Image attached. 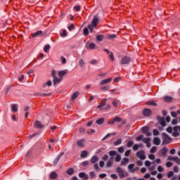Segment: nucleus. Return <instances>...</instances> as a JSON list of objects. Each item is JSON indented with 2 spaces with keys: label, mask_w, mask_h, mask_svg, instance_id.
Masks as SVG:
<instances>
[{
  "label": "nucleus",
  "mask_w": 180,
  "mask_h": 180,
  "mask_svg": "<svg viewBox=\"0 0 180 180\" xmlns=\"http://www.w3.org/2000/svg\"><path fill=\"white\" fill-rule=\"evenodd\" d=\"M98 23L99 18H98V16L95 15L91 21V23L88 25V28L84 29L83 33L84 36H88V34H89V32L90 33H94V29H96V26H98Z\"/></svg>",
  "instance_id": "nucleus-1"
},
{
  "label": "nucleus",
  "mask_w": 180,
  "mask_h": 180,
  "mask_svg": "<svg viewBox=\"0 0 180 180\" xmlns=\"http://www.w3.org/2000/svg\"><path fill=\"white\" fill-rule=\"evenodd\" d=\"M116 172L120 179H123V178H126L129 176V172L124 171L120 167H117Z\"/></svg>",
  "instance_id": "nucleus-2"
},
{
  "label": "nucleus",
  "mask_w": 180,
  "mask_h": 180,
  "mask_svg": "<svg viewBox=\"0 0 180 180\" xmlns=\"http://www.w3.org/2000/svg\"><path fill=\"white\" fill-rule=\"evenodd\" d=\"M162 144L164 146L167 145V144H169V143L172 142V138H171V136H169L168 134H167V133L163 132L162 134Z\"/></svg>",
  "instance_id": "nucleus-3"
},
{
  "label": "nucleus",
  "mask_w": 180,
  "mask_h": 180,
  "mask_svg": "<svg viewBox=\"0 0 180 180\" xmlns=\"http://www.w3.org/2000/svg\"><path fill=\"white\" fill-rule=\"evenodd\" d=\"M106 101H107L106 98L103 99L102 100V103L97 106L98 109H101V110L110 109V105H106Z\"/></svg>",
  "instance_id": "nucleus-4"
},
{
  "label": "nucleus",
  "mask_w": 180,
  "mask_h": 180,
  "mask_svg": "<svg viewBox=\"0 0 180 180\" xmlns=\"http://www.w3.org/2000/svg\"><path fill=\"white\" fill-rule=\"evenodd\" d=\"M131 61V59L129 56H124L122 58L120 63L122 65L129 64Z\"/></svg>",
  "instance_id": "nucleus-5"
},
{
  "label": "nucleus",
  "mask_w": 180,
  "mask_h": 180,
  "mask_svg": "<svg viewBox=\"0 0 180 180\" xmlns=\"http://www.w3.org/2000/svg\"><path fill=\"white\" fill-rule=\"evenodd\" d=\"M136 157L140 158V160H145L146 159V153L143 150H139L136 153Z\"/></svg>",
  "instance_id": "nucleus-6"
},
{
  "label": "nucleus",
  "mask_w": 180,
  "mask_h": 180,
  "mask_svg": "<svg viewBox=\"0 0 180 180\" xmlns=\"http://www.w3.org/2000/svg\"><path fill=\"white\" fill-rule=\"evenodd\" d=\"M173 137H178L179 136V131L178 129V127H174L173 128V133H172Z\"/></svg>",
  "instance_id": "nucleus-7"
},
{
  "label": "nucleus",
  "mask_w": 180,
  "mask_h": 180,
  "mask_svg": "<svg viewBox=\"0 0 180 180\" xmlns=\"http://www.w3.org/2000/svg\"><path fill=\"white\" fill-rule=\"evenodd\" d=\"M34 127H36L37 129H43V127H44V125L41 124V122H40L39 121H35Z\"/></svg>",
  "instance_id": "nucleus-8"
},
{
  "label": "nucleus",
  "mask_w": 180,
  "mask_h": 180,
  "mask_svg": "<svg viewBox=\"0 0 180 180\" xmlns=\"http://www.w3.org/2000/svg\"><path fill=\"white\" fill-rule=\"evenodd\" d=\"M143 115L144 116H150L151 115V110L148 108H145L143 111Z\"/></svg>",
  "instance_id": "nucleus-9"
},
{
  "label": "nucleus",
  "mask_w": 180,
  "mask_h": 180,
  "mask_svg": "<svg viewBox=\"0 0 180 180\" xmlns=\"http://www.w3.org/2000/svg\"><path fill=\"white\" fill-rule=\"evenodd\" d=\"M163 99L165 102H167V103H169L172 102L174 98L169 96H165V97H163Z\"/></svg>",
  "instance_id": "nucleus-10"
},
{
  "label": "nucleus",
  "mask_w": 180,
  "mask_h": 180,
  "mask_svg": "<svg viewBox=\"0 0 180 180\" xmlns=\"http://www.w3.org/2000/svg\"><path fill=\"white\" fill-rule=\"evenodd\" d=\"M159 123L162 126V127H165L167 126V122H165V119L164 117H160L159 119Z\"/></svg>",
  "instance_id": "nucleus-11"
},
{
  "label": "nucleus",
  "mask_w": 180,
  "mask_h": 180,
  "mask_svg": "<svg viewBox=\"0 0 180 180\" xmlns=\"http://www.w3.org/2000/svg\"><path fill=\"white\" fill-rule=\"evenodd\" d=\"M98 161H99V158L96 155L93 156L91 159V164H96Z\"/></svg>",
  "instance_id": "nucleus-12"
},
{
  "label": "nucleus",
  "mask_w": 180,
  "mask_h": 180,
  "mask_svg": "<svg viewBox=\"0 0 180 180\" xmlns=\"http://www.w3.org/2000/svg\"><path fill=\"white\" fill-rule=\"evenodd\" d=\"M153 144H155V146H160V144H161V140L160 139V138L155 137L153 139Z\"/></svg>",
  "instance_id": "nucleus-13"
},
{
  "label": "nucleus",
  "mask_w": 180,
  "mask_h": 180,
  "mask_svg": "<svg viewBox=\"0 0 180 180\" xmlns=\"http://www.w3.org/2000/svg\"><path fill=\"white\" fill-rule=\"evenodd\" d=\"M84 143H85V139H80V140H79V141L77 142V146H78L79 147H84Z\"/></svg>",
  "instance_id": "nucleus-14"
},
{
  "label": "nucleus",
  "mask_w": 180,
  "mask_h": 180,
  "mask_svg": "<svg viewBox=\"0 0 180 180\" xmlns=\"http://www.w3.org/2000/svg\"><path fill=\"white\" fill-rule=\"evenodd\" d=\"M111 81L112 78L105 79L100 82V85H105V84H109V82H110Z\"/></svg>",
  "instance_id": "nucleus-15"
},
{
  "label": "nucleus",
  "mask_w": 180,
  "mask_h": 180,
  "mask_svg": "<svg viewBox=\"0 0 180 180\" xmlns=\"http://www.w3.org/2000/svg\"><path fill=\"white\" fill-rule=\"evenodd\" d=\"M63 79L60 77H57L56 76L53 77V85H56V84H59V82H61Z\"/></svg>",
  "instance_id": "nucleus-16"
},
{
  "label": "nucleus",
  "mask_w": 180,
  "mask_h": 180,
  "mask_svg": "<svg viewBox=\"0 0 180 180\" xmlns=\"http://www.w3.org/2000/svg\"><path fill=\"white\" fill-rule=\"evenodd\" d=\"M63 157V153H60L58 157L55 159L53 161V165H57L58 164V161H60V159Z\"/></svg>",
  "instance_id": "nucleus-17"
},
{
  "label": "nucleus",
  "mask_w": 180,
  "mask_h": 180,
  "mask_svg": "<svg viewBox=\"0 0 180 180\" xmlns=\"http://www.w3.org/2000/svg\"><path fill=\"white\" fill-rule=\"evenodd\" d=\"M129 163V158H124L121 162V167H122V165H126L127 164Z\"/></svg>",
  "instance_id": "nucleus-18"
},
{
  "label": "nucleus",
  "mask_w": 180,
  "mask_h": 180,
  "mask_svg": "<svg viewBox=\"0 0 180 180\" xmlns=\"http://www.w3.org/2000/svg\"><path fill=\"white\" fill-rule=\"evenodd\" d=\"M167 153H168V148L165 146L160 150V154H162V155H165Z\"/></svg>",
  "instance_id": "nucleus-19"
},
{
  "label": "nucleus",
  "mask_w": 180,
  "mask_h": 180,
  "mask_svg": "<svg viewBox=\"0 0 180 180\" xmlns=\"http://www.w3.org/2000/svg\"><path fill=\"white\" fill-rule=\"evenodd\" d=\"M79 176L80 178H84V179H88V178H89V177L88 176V174H85V172H80V173L79 174Z\"/></svg>",
  "instance_id": "nucleus-20"
},
{
  "label": "nucleus",
  "mask_w": 180,
  "mask_h": 180,
  "mask_svg": "<svg viewBox=\"0 0 180 180\" xmlns=\"http://www.w3.org/2000/svg\"><path fill=\"white\" fill-rule=\"evenodd\" d=\"M67 74V72L65 70H62L58 72V77H60L61 78V79H63V77H64V75H65Z\"/></svg>",
  "instance_id": "nucleus-21"
},
{
  "label": "nucleus",
  "mask_w": 180,
  "mask_h": 180,
  "mask_svg": "<svg viewBox=\"0 0 180 180\" xmlns=\"http://www.w3.org/2000/svg\"><path fill=\"white\" fill-rule=\"evenodd\" d=\"M103 39H105V36H103L102 34H98L96 36V40H98V41H102V40H103Z\"/></svg>",
  "instance_id": "nucleus-22"
},
{
  "label": "nucleus",
  "mask_w": 180,
  "mask_h": 180,
  "mask_svg": "<svg viewBox=\"0 0 180 180\" xmlns=\"http://www.w3.org/2000/svg\"><path fill=\"white\" fill-rule=\"evenodd\" d=\"M141 130L143 134H145L147 133V131H150V128L148 127H143L141 128Z\"/></svg>",
  "instance_id": "nucleus-23"
},
{
  "label": "nucleus",
  "mask_w": 180,
  "mask_h": 180,
  "mask_svg": "<svg viewBox=\"0 0 180 180\" xmlns=\"http://www.w3.org/2000/svg\"><path fill=\"white\" fill-rule=\"evenodd\" d=\"M11 110H12V112H18V105L13 104L11 106Z\"/></svg>",
  "instance_id": "nucleus-24"
},
{
  "label": "nucleus",
  "mask_w": 180,
  "mask_h": 180,
  "mask_svg": "<svg viewBox=\"0 0 180 180\" xmlns=\"http://www.w3.org/2000/svg\"><path fill=\"white\" fill-rule=\"evenodd\" d=\"M50 178L51 179H56V178H57V174L56 173V172H52L51 173Z\"/></svg>",
  "instance_id": "nucleus-25"
},
{
  "label": "nucleus",
  "mask_w": 180,
  "mask_h": 180,
  "mask_svg": "<svg viewBox=\"0 0 180 180\" xmlns=\"http://www.w3.org/2000/svg\"><path fill=\"white\" fill-rule=\"evenodd\" d=\"M104 122H105V119L104 118H100V119H98V120H97L96 121V123L97 124H103Z\"/></svg>",
  "instance_id": "nucleus-26"
},
{
  "label": "nucleus",
  "mask_w": 180,
  "mask_h": 180,
  "mask_svg": "<svg viewBox=\"0 0 180 180\" xmlns=\"http://www.w3.org/2000/svg\"><path fill=\"white\" fill-rule=\"evenodd\" d=\"M78 95H79V92H75L72 96V100L74 101V99H77V98H78Z\"/></svg>",
  "instance_id": "nucleus-27"
},
{
  "label": "nucleus",
  "mask_w": 180,
  "mask_h": 180,
  "mask_svg": "<svg viewBox=\"0 0 180 180\" xmlns=\"http://www.w3.org/2000/svg\"><path fill=\"white\" fill-rule=\"evenodd\" d=\"M88 155V152L86 150H83L81 153V158H86V157Z\"/></svg>",
  "instance_id": "nucleus-28"
},
{
  "label": "nucleus",
  "mask_w": 180,
  "mask_h": 180,
  "mask_svg": "<svg viewBox=\"0 0 180 180\" xmlns=\"http://www.w3.org/2000/svg\"><path fill=\"white\" fill-rule=\"evenodd\" d=\"M50 45L47 44V45H45L44 47V51L45 53H49V51L50 50Z\"/></svg>",
  "instance_id": "nucleus-29"
},
{
  "label": "nucleus",
  "mask_w": 180,
  "mask_h": 180,
  "mask_svg": "<svg viewBox=\"0 0 180 180\" xmlns=\"http://www.w3.org/2000/svg\"><path fill=\"white\" fill-rule=\"evenodd\" d=\"M128 169L129 172H131L134 169V164H130L128 165Z\"/></svg>",
  "instance_id": "nucleus-30"
},
{
  "label": "nucleus",
  "mask_w": 180,
  "mask_h": 180,
  "mask_svg": "<svg viewBox=\"0 0 180 180\" xmlns=\"http://www.w3.org/2000/svg\"><path fill=\"white\" fill-rule=\"evenodd\" d=\"M41 33H42L41 31H37L32 34V37H37V36H40V34H41Z\"/></svg>",
  "instance_id": "nucleus-31"
},
{
  "label": "nucleus",
  "mask_w": 180,
  "mask_h": 180,
  "mask_svg": "<svg viewBox=\"0 0 180 180\" xmlns=\"http://www.w3.org/2000/svg\"><path fill=\"white\" fill-rule=\"evenodd\" d=\"M176 156H168L167 157V160L168 161H175V160H176Z\"/></svg>",
  "instance_id": "nucleus-32"
},
{
  "label": "nucleus",
  "mask_w": 180,
  "mask_h": 180,
  "mask_svg": "<svg viewBox=\"0 0 180 180\" xmlns=\"http://www.w3.org/2000/svg\"><path fill=\"white\" fill-rule=\"evenodd\" d=\"M66 172L68 175H72V174H74V169L72 168H70L68 169Z\"/></svg>",
  "instance_id": "nucleus-33"
},
{
  "label": "nucleus",
  "mask_w": 180,
  "mask_h": 180,
  "mask_svg": "<svg viewBox=\"0 0 180 180\" xmlns=\"http://www.w3.org/2000/svg\"><path fill=\"white\" fill-rule=\"evenodd\" d=\"M150 138H143L142 139L143 143H145V144H147L148 143H149L150 141Z\"/></svg>",
  "instance_id": "nucleus-34"
},
{
  "label": "nucleus",
  "mask_w": 180,
  "mask_h": 180,
  "mask_svg": "<svg viewBox=\"0 0 180 180\" xmlns=\"http://www.w3.org/2000/svg\"><path fill=\"white\" fill-rule=\"evenodd\" d=\"M133 144H134V142H133V141H129L127 143V147H128V148H130V147L133 146Z\"/></svg>",
  "instance_id": "nucleus-35"
},
{
  "label": "nucleus",
  "mask_w": 180,
  "mask_h": 180,
  "mask_svg": "<svg viewBox=\"0 0 180 180\" xmlns=\"http://www.w3.org/2000/svg\"><path fill=\"white\" fill-rule=\"evenodd\" d=\"M141 145L134 144L133 146L134 151H137V150H139V147H141Z\"/></svg>",
  "instance_id": "nucleus-36"
},
{
  "label": "nucleus",
  "mask_w": 180,
  "mask_h": 180,
  "mask_svg": "<svg viewBox=\"0 0 180 180\" xmlns=\"http://www.w3.org/2000/svg\"><path fill=\"white\" fill-rule=\"evenodd\" d=\"M120 144H122V139H119L114 143V146H120Z\"/></svg>",
  "instance_id": "nucleus-37"
},
{
  "label": "nucleus",
  "mask_w": 180,
  "mask_h": 180,
  "mask_svg": "<svg viewBox=\"0 0 180 180\" xmlns=\"http://www.w3.org/2000/svg\"><path fill=\"white\" fill-rule=\"evenodd\" d=\"M89 176L93 179L96 178V174H95V172H90Z\"/></svg>",
  "instance_id": "nucleus-38"
},
{
  "label": "nucleus",
  "mask_w": 180,
  "mask_h": 180,
  "mask_svg": "<svg viewBox=\"0 0 180 180\" xmlns=\"http://www.w3.org/2000/svg\"><path fill=\"white\" fill-rule=\"evenodd\" d=\"M95 47H96V45L94 43L89 44V49H91V50L95 49Z\"/></svg>",
  "instance_id": "nucleus-39"
},
{
  "label": "nucleus",
  "mask_w": 180,
  "mask_h": 180,
  "mask_svg": "<svg viewBox=\"0 0 180 180\" xmlns=\"http://www.w3.org/2000/svg\"><path fill=\"white\" fill-rule=\"evenodd\" d=\"M153 165L148 167L149 171H154L155 169V165H154V162H152Z\"/></svg>",
  "instance_id": "nucleus-40"
},
{
  "label": "nucleus",
  "mask_w": 180,
  "mask_h": 180,
  "mask_svg": "<svg viewBox=\"0 0 180 180\" xmlns=\"http://www.w3.org/2000/svg\"><path fill=\"white\" fill-rule=\"evenodd\" d=\"M85 63L84 62V59H80L79 61V67H84Z\"/></svg>",
  "instance_id": "nucleus-41"
},
{
  "label": "nucleus",
  "mask_w": 180,
  "mask_h": 180,
  "mask_svg": "<svg viewBox=\"0 0 180 180\" xmlns=\"http://www.w3.org/2000/svg\"><path fill=\"white\" fill-rule=\"evenodd\" d=\"M60 60L62 64H65L67 63V59L64 56L60 57Z\"/></svg>",
  "instance_id": "nucleus-42"
},
{
  "label": "nucleus",
  "mask_w": 180,
  "mask_h": 180,
  "mask_svg": "<svg viewBox=\"0 0 180 180\" xmlns=\"http://www.w3.org/2000/svg\"><path fill=\"white\" fill-rule=\"evenodd\" d=\"M113 122H117V123H120V122H122V119H120V117H115L113 119Z\"/></svg>",
  "instance_id": "nucleus-43"
},
{
  "label": "nucleus",
  "mask_w": 180,
  "mask_h": 180,
  "mask_svg": "<svg viewBox=\"0 0 180 180\" xmlns=\"http://www.w3.org/2000/svg\"><path fill=\"white\" fill-rule=\"evenodd\" d=\"M109 57H110L111 61H115V56H113V52L110 53Z\"/></svg>",
  "instance_id": "nucleus-44"
},
{
  "label": "nucleus",
  "mask_w": 180,
  "mask_h": 180,
  "mask_svg": "<svg viewBox=\"0 0 180 180\" xmlns=\"http://www.w3.org/2000/svg\"><path fill=\"white\" fill-rule=\"evenodd\" d=\"M120 160H122V157L120 156V155H117L115 158V162H120Z\"/></svg>",
  "instance_id": "nucleus-45"
},
{
  "label": "nucleus",
  "mask_w": 180,
  "mask_h": 180,
  "mask_svg": "<svg viewBox=\"0 0 180 180\" xmlns=\"http://www.w3.org/2000/svg\"><path fill=\"white\" fill-rule=\"evenodd\" d=\"M155 151H157V147L156 146H153L150 148V153H155Z\"/></svg>",
  "instance_id": "nucleus-46"
},
{
  "label": "nucleus",
  "mask_w": 180,
  "mask_h": 180,
  "mask_svg": "<svg viewBox=\"0 0 180 180\" xmlns=\"http://www.w3.org/2000/svg\"><path fill=\"white\" fill-rule=\"evenodd\" d=\"M153 136H158V134H160V131H158V130L157 129H153Z\"/></svg>",
  "instance_id": "nucleus-47"
},
{
  "label": "nucleus",
  "mask_w": 180,
  "mask_h": 180,
  "mask_svg": "<svg viewBox=\"0 0 180 180\" xmlns=\"http://www.w3.org/2000/svg\"><path fill=\"white\" fill-rule=\"evenodd\" d=\"M171 176H174V172L170 171L167 173V178H171Z\"/></svg>",
  "instance_id": "nucleus-48"
},
{
  "label": "nucleus",
  "mask_w": 180,
  "mask_h": 180,
  "mask_svg": "<svg viewBox=\"0 0 180 180\" xmlns=\"http://www.w3.org/2000/svg\"><path fill=\"white\" fill-rule=\"evenodd\" d=\"M174 130V129L172 128V127H169L167 129L166 131H167V133H172V131Z\"/></svg>",
  "instance_id": "nucleus-49"
},
{
  "label": "nucleus",
  "mask_w": 180,
  "mask_h": 180,
  "mask_svg": "<svg viewBox=\"0 0 180 180\" xmlns=\"http://www.w3.org/2000/svg\"><path fill=\"white\" fill-rule=\"evenodd\" d=\"M148 105H150L151 106H157V103H155L154 101H150L148 103Z\"/></svg>",
  "instance_id": "nucleus-50"
},
{
  "label": "nucleus",
  "mask_w": 180,
  "mask_h": 180,
  "mask_svg": "<svg viewBox=\"0 0 180 180\" xmlns=\"http://www.w3.org/2000/svg\"><path fill=\"white\" fill-rule=\"evenodd\" d=\"M144 136L143 135H140L138 137H136V141H141V140H143Z\"/></svg>",
  "instance_id": "nucleus-51"
},
{
  "label": "nucleus",
  "mask_w": 180,
  "mask_h": 180,
  "mask_svg": "<svg viewBox=\"0 0 180 180\" xmlns=\"http://www.w3.org/2000/svg\"><path fill=\"white\" fill-rule=\"evenodd\" d=\"M90 64H92L93 65H96V64H98V60L94 59L91 61H90Z\"/></svg>",
  "instance_id": "nucleus-52"
},
{
  "label": "nucleus",
  "mask_w": 180,
  "mask_h": 180,
  "mask_svg": "<svg viewBox=\"0 0 180 180\" xmlns=\"http://www.w3.org/2000/svg\"><path fill=\"white\" fill-rule=\"evenodd\" d=\"M131 153V150H126V152L124 153L125 157H129V155H130Z\"/></svg>",
  "instance_id": "nucleus-53"
},
{
  "label": "nucleus",
  "mask_w": 180,
  "mask_h": 180,
  "mask_svg": "<svg viewBox=\"0 0 180 180\" xmlns=\"http://www.w3.org/2000/svg\"><path fill=\"white\" fill-rule=\"evenodd\" d=\"M75 11H76L77 12H79L81 11V6H76L74 7Z\"/></svg>",
  "instance_id": "nucleus-54"
},
{
  "label": "nucleus",
  "mask_w": 180,
  "mask_h": 180,
  "mask_svg": "<svg viewBox=\"0 0 180 180\" xmlns=\"http://www.w3.org/2000/svg\"><path fill=\"white\" fill-rule=\"evenodd\" d=\"M174 162H176L178 165H180V158L176 156Z\"/></svg>",
  "instance_id": "nucleus-55"
},
{
  "label": "nucleus",
  "mask_w": 180,
  "mask_h": 180,
  "mask_svg": "<svg viewBox=\"0 0 180 180\" xmlns=\"http://www.w3.org/2000/svg\"><path fill=\"white\" fill-rule=\"evenodd\" d=\"M145 165L146 166V167H150L151 166V162H150V161H148V160H146L145 161Z\"/></svg>",
  "instance_id": "nucleus-56"
},
{
  "label": "nucleus",
  "mask_w": 180,
  "mask_h": 180,
  "mask_svg": "<svg viewBox=\"0 0 180 180\" xmlns=\"http://www.w3.org/2000/svg\"><path fill=\"white\" fill-rule=\"evenodd\" d=\"M109 155H110L111 157H113V155H116V151H115V150L110 151Z\"/></svg>",
  "instance_id": "nucleus-57"
},
{
  "label": "nucleus",
  "mask_w": 180,
  "mask_h": 180,
  "mask_svg": "<svg viewBox=\"0 0 180 180\" xmlns=\"http://www.w3.org/2000/svg\"><path fill=\"white\" fill-rule=\"evenodd\" d=\"M118 152L121 153H124V148H123V146L118 148Z\"/></svg>",
  "instance_id": "nucleus-58"
},
{
  "label": "nucleus",
  "mask_w": 180,
  "mask_h": 180,
  "mask_svg": "<svg viewBox=\"0 0 180 180\" xmlns=\"http://www.w3.org/2000/svg\"><path fill=\"white\" fill-rule=\"evenodd\" d=\"M173 171L177 174V172L179 171V168L178 167V166H174L173 168Z\"/></svg>",
  "instance_id": "nucleus-59"
},
{
  "label": "nucleus",
  "mask_w": 180,
  "mask_h": 180,
  "mask_svg": "<svg viewBox=\"0 0 180 180\" xmlns=\"http://www.w3.org/2000/svg\"><path fill=\"white\" fill-rule=\"evenodd\" d=\"M74 27H75L74 24H71V25L68 27V30H69L70 32H71V30H74Z\"/></svg>",
  "instance_id": "nucleus-60"
},
{
  "label": "nucleus",
  "mask_w": 180,
  "mask_h": 180,
  "mask_svg": "<svg viewBox=\"0 0 180 180\" xmlns=\"http://www.w3.org/2000/svg\"><path fill=\"white\" fill-rule=\"evenodd\" d=\"M172 124L173 125L178 124V120L176 119H173L172 120Z\"/></svg>",
  "instance_id": "nucleus-61"
},
{
  "label": "nucleus",
  "mask_w": 180,
  "mask_h": 180,
  "mask_svg": "<svg viewBox=\"0 0 180 180\" xmlns=\"http://www.w3.org/2000/svg\"><path fill=\"white\" fill-rule=\"evenodd\" d=\"M166 167H167V168H171V167H172V162H167L166 163Z\"/></svg>",
  "instance_id": "nucleus-62"
},
{
  "label": "nucleus",
  "mask_w": 180,
  "mask_h": 180,
  "mask_svg": "<svg viewBox=\"0 0 180 180\" xmlns=\"http://www.w3.org/2000/svg\"><path fill=\"white\" fill-rule=\"evenodd\" d=\"M110 178H112V179H117V175L112 174H110Z\"/></svg>",
  "instance_id": "nucleus-63"
},
{
  "label": "nucleus",
  "mask_w": 180,
  "mask_h": 180,
  "mask_svg": "<svg viewBox=\"0 0 180 180\" xmlns=\"http://www.w3.org/2000/svg\"><path fill=\"white\" fill-rule=\"evenodd\" d=\"M108 39H116V34H113L108 36Z\"/></svg>",
  "instance_id": "nucleus-64"
}]
</instances>
